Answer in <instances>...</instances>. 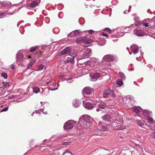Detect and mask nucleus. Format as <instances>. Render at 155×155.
I'll use <instances>...</instances> for the list:
<instances>
[{
    "label": "nucleus",
    "mask_w": 155,
    "mask_h": 155,
    "mask_svg": "<svg viewBox=\"0 0 155 155\" xmlns=\"http://www.w3.org/2000/svg\"><path fill=\"white\" fill-rule=\"evenodd\" d=\"M113 120L111 125L114 129L120 130L125 128L126 125L123 122L121 116L118 115L117 113H115V117Z\"/></svg>",
    "instance_id": "f257e3e1"
},
{
    "label": "nucleus",
    "mask_w": 155,
    "mask_h": 155,
    "mask_svg": "<svg viewBox=\"0 0 155 155\" xmlns=\"http://www.w3.org/2000/svg\"><path fill=\"white\" fill-rule=\"evenodd\" d=\"M130 96H127L124 99L125 100V104L134 113L137 114H139L141 111L142 109L140 106H134L130 107L133 104L134 100Z\"/></svg>",
    "instance_id": "f03ea898"
},
{
    "label": "nucleus",
    "mask_w": 155,
    "mask_h": 155,
    "mask_svg": "<svg viewBox=\"0 0 155 155\" xmlns=\"http://www.w3.org/2000/svg\"><path fill=\"white\" fill-rule=\"evenodd\" d=\"M91 117L87 115H83L80 119L79 123L81 126L86 128H90L92 125Z\"/></svg>",
    "instance_id": "7ed1b4c3"
},
{
    "label": "nucleus",
    "mask_w": 155,
    "mask_h": 155,
    "mask_svg": "<svg viewBox=\"0 0 155 155\" xmlns=\"http://www.w3.org/2000/svg\"><path fill=\"white\" fill-rule=\"evenodd\" d=\"M104 61L108 62L116 61L118 60L117 57L114 54H108L105 55L103 58Z\"/></svg>",
    "instance_id": "20e7f679"
},
{
    "label": "nucleus",
    "mask_w": 155,
    "mask_h": 155,
    "mask_svg": "<svg viewBox=\"0 0 155 155\" xmlns=\"http://www.w3.org/2000/svg\"><path fill=\"white\" fill-rule=\"evenodd\" d=\"M110 95L113 97H116L113 90L110 89L109 87L107 88L104 91L103 94V97L106 98L109 97Z\"/></svg>",
    "instance_id": "39448f33"
},
{
    "label": "nucleus",
    "mask_w": 155,
    "mask_h": 155,
    "mask_svg": "<svg viewBox=\"0 0 155 155\" xmlns=\"http://www.w3.org/2000/svg\"><path fill=\"white\" fill-rule=\"evenodd\" d=\"M115 113L117 112L112 111L110 114H105L102 117L103 120L106 121H113V119L115 117Z\"/></svg>",
    "instance_id": "423d86ee"
},
{
    "label": "nucleus",
    "mask_w": 155,
    "mask_h": 155,
    "mask_svg": "<svg viewBox=\"0 0 155 155\" xmlns=\"http://www.w3.org/2000/svg\"><path fill=\"white\" fill-rule=\"evenodd\" d=\"M86 65H90L94 66L99 64V59L96 58L92 57L90 59L84 63Z\"/></svg>",
    "instance_id": "0eeeda50"
},
{
    "label": "nucleus",
    "mask_w": 155,
    "mask_h": 155,
    "mask_svg": "<svg viewBox=\"0 0 155 155\" xmlns=\"http://www.w3.org/2000/svg\"><path fill=\"white\" fill-rule=\"evenodd\" d=\"M92 54L91 50L88 48L87 50L84 51L80 55L81 57L79 60L82 59L89 58Z\"/></svg>",
    "instance_id": "6e6552de"
},
{
    "label": "nucleus",
    "mask_w": 155,
    "mask_h": 155,
    "mask_svg": "<svg viewBox=\"0 0 155 155\" xmlns=\"http://www.w3.org/2000/svg\"><path fill=\"white\" fill-rule=\"evenodd\" d=\"M71 121H73V120H69L65 123L64 125V130L71 129L73 128V125Z\"/></svg>",
    "instance_id": "1a4fd4ad"
},
{
    "label": "nucleus",
    "mask_w": 155,
    "mask_h": 155,
    "mask_svg": "<svg viewBox=\"0 0 155 155\" xmlns=\"http://www.w3.org/2000/svg\"><path fill=\"white\" fill-rule=\"evenodd\" d=\"M98 126L100 128H98V129H100L101 131L107 130L108 129V126L103 122H99L98 123Z\"/></svg>",
    "instance_id": "9d476101"
},
{
    "label": "nucleus",
    "mask_w": 155,
    "mask_h": 155,
    "mask_svg": "<svg viewBox=\"0 0 155 155\" xmlns=\"http://www.w3.org/2000/svg\"><path fill=\"white\" fill-rule=\"evenodd\" d=\"M144 21L149 22V26L151 28L155 27V16L152 19L147 18Z\"/></svg>",
    "instance_id": "9b49d317"
},
{
    "label": "nucleus",
    "mask_w": 155,
    "mask_h": 155,
    "mask_svg": "<svg viewBox=\"0 0 155 155\" xmlns=\"http://www.w3.org/2000/svg\"><path fill=\"white\" fill-rule=\"evenodd\" d=\"M71 48L70 47H66L64 50L60 52L58 55L60 56H61L62 55L68 54L71 51Z\"/></svg>",
    "instance_id": "f8f14e48"
},
{
    "label": "nucleus",
    "mask_w": 155,
    "mask_h": 155,
    "mask_svg": "<svg viewBox=\"0 0 155 155\" xmlns=\"http://www.w3.org/2000/svg\"><path fill=\"white\" fill-rule=\"evenodd\" d=\"M83 105L88 110L92 109L94 107L93 104L90 102H87L85 103L83 101Z\"/></svg>",
    "instance_id": "ddd939ff"
},
{
    "label": "nucleus",
    "mask_w": 155,
    "mask_h": 155,
    "mask_svg": "<svg viewBox=\"0 0 155 155\" xmlns=\"http://www.w3.org/2000/svg\"><path fill=\"white\" fill-rule=\"evenodd\" d=\"M18 52L16 54V61L18 63L20 64V61L23 58V54L21 53V51Z\"/></svg>",
    "instance_id": "4468645a"
},
{
    "label": "nucleus",
    "mask_w": 155,
    "mask_h": 155,
    "mask_svg": "<svg viewBox=\"0 0 155 155\" xmlns=\"http://www.w3.org/2000/svg\"><path fill=\"white\" fill-rule=\"evenodd\" d=\"M82 93L84 96L89 95L91 93V89L89 87H85L83 90Z\"/></svg>",
    "instance_id": "2eb2a0df"
},
{
    "label": "nucleus",
    "mask_w": 155,
    "mask_h": 155,
    "mask_svg": "<svg viewBox=\"0 0 155 155\" xmlns=\"http://www.w3.org/2000/svg\"><path fill=\"white\" fill-rule=\"evenodd\" d=\"M139 48L137 45H133L130 47L131 51L134 54L138 52Z\"/></svg>",
    "instance_id": "dca6fc26"
},
{
    "label": "nucleus",
    "mask_w": 155,
    "mask_h": 155,
    "mask_svg": "<svg viewBox=\"0 0 155 155\" xmlns=\"http://www.w3.org/2000/svg\"><path fill=\"white\" fill-rule=\"evenodd\" d=\"M133 32L134 34L139 37L143 36V31L141 30L136 29Z\"/></svg>",
    "instance_id": "f3484780"
},
{
    "label": "nucleus",
    "mask_w": 155,
    "mask_h": 155,
    "mask_svg": "<svg viewBox=\"0 0 155 155\" xmlns=\"http://www.w3.org/2000/svg\"><path fill=\"white\" fill-rule=\"evenodd\" d=\"M142 113L144 116L147 117H149V115H151L152 112L147 110H145L142 111Z\"/></svg>",
    "instance_id": "a211bd4d"
},
{
    "label": "nucleus",
    "mask_w": 155,
    "mask_h": 155,
    "mask_svg": "<svg viewBox=\"0 0 155 155\" xmlns=\"http://www.w3.org/2000/svg\"><path fill=\"white\" fill-rule=\"evenodd\" d=\"M100 76V74L98 73H95L93 74L92 75H90L92 79H93L92 80L94 81L97 78L99 77Z\"/></svg>",
    "instance_id": "6ab92c4d"
},
{
    "label": "nucleus",
    "mask_w": 155,
    "mask_h": 155,
    "mask_svg": "<svg viewBox=\"0 0 155 155\" xmlns=\"http://www.w3.org/2000/svg\"><path fill=\"white\" fill-rule=\"evenodd\" d=\"M75 56H73L71 57H68L67 59L65 60V62H70L72 64L74 63V58Z\"/></svg>",
    "instance_id": "aec40b11"
},
{
    "label": "nucleus",
    "mask_w": 155,
    "mask_h": 155,
    "mask_svg": "<svg viewBox=\"0 0 155 155\" xmlns=\"http://www.w3.org/2000/svg\"><path fill=\"white\" fill-rule=\"evenodd\" d=\"M80 104V101L78 100H75L73 102V106L74 107H78Z\"/></svg>",
    "instance_id": "412c9836"
},
{
    "label": "nucleus",
    "mask_w": 155,
    "mask_h": 155,
    "mask_svg": "<svg viewBox=\"0 0 155 155\" xmlns=\"http://www.w3.org/2000/svg\"><path fill=\"white\" fill-rule=\"evenodd\" d=\"M39 4V3L36 1L34 0L32 2L30 5V7L31 8H34L35 6H38Z\"/></svg>",
    "instance_id": "4be33fe9"
},
{
    "label": "nucleus",
    "mask_w": 155,
    "mask_h": 155,
    "mask_svg": "<svg viewBox=\"0 0 155 155\" xmlns=\"http://www.w3.org/2000/svg\"><path fill=\"white\" fill-rule=\"evenodd\" d=\"M137 123L138 125L142 127H143V126L145 125V122L142 120H137Z\"/></svg>",
    "instance_id": "5701e85b"
},
{
    "label": "nucleus",
    "mask_w": 155,
    "mask_h": 155,
    "mask_svg": "<svg viewBox=\"0 0 155 155\" xmlns=\"http://www.w3.org/2000/svg\"><path fill=\"white\" fill-rule=\"evenodd\" d=\"M98 107L101 109H105L106 108V105L104 103H100L98 105Z\"/></svg>",
    "instance_id": "b1692460"
},
{
    "label": "nucleus",
    "mask_w": 155,
    "mask_h": 155,
    "mask_svg": "<svg viewBox=\"0 0 155 155\" xmlns=\"http://www.w3.org/2000/svg\"><path fill=\"white\" fill-rule=\"evenodd\" d=\"M92 42V40L90 38H87L83 39V42L85 44H89Z\"/></svg>",
    "instance_id": "393cba45"
},
{
    "label": "nucleus",
    "mask_w": 155,
    "mask_h": 155,
    "mask_svg": "<svg viewBox=\"0 0 155 155\" xmlns=\"http://www.w3.org/2000/svg\"><path fill=\"white\" fill-rule=\"evenodd\" d=\"M118 76L119 78H120L122 80L125 79L126 78L125 76L122 72H120Z\"/></svg>",
    "instance_id": "a878e982"
},
{
    "label": "nucleus",
    "mask_w": 155,
    "mask_h": 155,
    "mask_svg": "<svg viewBox=\"0 0 155 155\" xmlns=\"http://www.w3.org/2000/svg\"><path fill=\"white\" fill-rule=\"evenodd\" d=\"M147 120L148 122L150 124H153L154 122V120L153 119L150 117H147Z\"/></svg>",
    "instance_id": "bb28decb"
},
{
    "label": "nucleus",
    "mask_w": 155,
    "mask_h": 155,
    "mask_svg": "<svg viewBox=\"0 0 155 155\" xmlns=\"http://www.w3.org/2000/svg\"><path fill=\"white\" fill-rule=\"evenodd\" d=\"M136 26H141L142 25V22L141 21H137L134 23Z\"/></svg>",
    "instance_id": "cd10ccee"
},
{
    "label": "nucleus",
    "mask_w": 155,
    "mask_h": 155,
    "mask_svg": "<svg viewBox=\"0 0 155 155\" xmlns=\"http://www.w3.org/2000/svg\"><path fill=\"white\" fill-rule=\"evenodd\" d=\"M38 71H40L45 70V67L42 64H41L38 66Z\"/></svg>",
    "instance_id": "c85d7f7f"
},
{
    "label": "nucleus",
    "mask_w": 155,
    "mask_h": 155,
    "mask_svg": "<svg viewBox=\"0 0 155 155\" xmlns=\"http://www.w3.org/2000/svg\"><path fill=\"white\" fill-rule=\"evenodd\" d=\"M8 15V13L6 12L0 13V18H4Z\"/></svg>",
    "instance_id": "c756f323"
},
{
    "label": "nucleus",
    "mask_w": 155,
    "mask_h": 155,
    "mask_svg": "<svg viewBox=\"0 0 155 155\" xmlns=\"http://www.w3.org/2000/svg\"><path fill=\"white\" fill-rule=\"evenodd\" d=\"M49 94V91L48 90L47 91H44L41 93V95L43 96H47Z\"/></svg>",
    "instance_id": "7c9ffc66"
},
{
    "label": "nucleus",
    "mask_w": 155,
    "mask_h": 155,
    "mask_svg": "<svg viewBox=\"0 0 155 155\" xmlns=\"http://www.w3.org/2000/svg\"><path fill=\"white\" fill-rule=\"evenodd\" d=\"M74 35H75L76 36H77L78 35H79L81 34V31L79 30H76L74 31Z\"/></svg>",
    "instance_id": "2f4dec72"
},
{
    "label": "nucleus",
    "mask_w": 155,
    "mask_h": 155,
    "mask_svg": "<svg viewBox=\"0 0 155 155\" xmlns=\"http://www.w3.org/2000/svg\"><path fill=\"white\" fill-rule=\"evenodd\" d=\"M74 31L71 32L68 35V36L71 38L74 37H76L75 35H74Z\"/></svg>",
    "instance_id": "473e14b6"
},
{
    "label": "nucleus",
    "mask_w": 155,
    "mask_h": 155,
    "mask_svg": "<svg viewBox=\"0 0 155 155\" xmlns=\"http://www.w3.org/2000/svg\"><path fill=\"white\" fill-rule=\"evenodd\" d=\"M117 84L120 86H122L123 84V82L122 81V80L119 79L117 81Z\"/></svg>",
    "instance_id": "72a5a7b5"
},
{
    "label": "nucleus",
    "mask_w": 155,
    "mask_h": 155,
    "mask_svg": "<svg viewBox=\"0 0 155 155\" xmlns=\"http://www.w3.org/2000/svg\"><path fill=\"white\" fill-rule=\"evenodd\" d=\"M33 91L35 93H38L40 91L39 88L37 87H33Z\"/></svg>",
    "instance_id": "f704fd0d"
},
{
    "label": "nucleus",
    "mask_w": 155,
    "mask_h": 155,
    "mask_svg": "<svg viewBox=\"0 0 155 155\" xmlns=\"http://www.w3.org/2000/svg\"><path fill=\"white\" fill-rule=\"evenodd\" d=\"M75 42L77 43H80L83 42V39L81 38H78L76 39Z\"/></svg>",
    "instance_id": "c9c22d12"
},
{
    "label": "nucleus",
    "mask_w": 155,
    "mask_h": 155,
    "mask_svg": "<svg viewBox=\"0 0 155 155\" xmlns=\"http://www.w3.org/2000/svg\"><path fill=\"white\" fill-rule=\"evenodd\" d=\"M65 80L67 81V82L68 83H71L73 80V78L70 77H68L65 79Z\"/></svg>",
    "instance_id": "e433bc0d"
},
{
    "label": "nucleus",
    "mask_w": 155,
    "mask_h": 155,
    "mask_svg": "<svg viewBox=\"0 0 155 155\" xmlns=\"http://www.w3.org/2000/svg\"><path fill=\"white\" fill-rule=\"evenodd\" d=\"M52 31L54 33L58 34L59 32V29L58 28H53Z\"/></svg>",
    "instance_id": "4c0bfd02"
},
{
    "label": "nucleus",
    "mask_w": 155,
    "mask_h": 155,
    "mask_svg": "<svg viewBox=\"0 0 155 155\" xmlns=\"http://www.w3.org/2000/svg\"><path fill=\"white\" fill-rule=\"evenodd\" d=\"M3 85L2 87V88L4 89L7 87L9 83L8 82H6L5 83L3 82Z\"/></svg>",
    "instance_id": "58836bf2"
},
{
    "label": "nucleus",
    "mask_w": 155,
    "mask_h": 155,
    "mask_svg": "<svg viewBox=\"0 0 155 155\" xmlns=\"http://www.w3.org/2000/svg\"><path fill=\"white\" fill-rule=\"evenodd\" d=\"M105 43V41L103 40V41H100L98 43V45L100 46L104 45Z\"/></svg>",
    "instance_id": "ea45409f"
},
{
    "label": "nucleus",
    "mask_w": 155,
    "mask_h": 155,
    "mask_svg": "<svg viewBox=\"0 0 155 155\" xmlns=\"http://www.w3.org/2000/svg\"><path fill=\"white\" fill-rule=\"evenodd\" d=\"M1 76L4 77L5 79L7 78L8 76L7 74L5 73H2L1 74Z\"/></svg>",
    "instance_id": "a19ab883"
},
{
    "label": "nucleus",
    "mask_w": 155,
    "mask_h": 155,
    "mask_svg": "<svg viewBox=\"0 0 155 155\" xmlns=\"http://www.w3.org/2000/svg\"><path fill=\"white\" fill-rule=\"evenodd\" d=\"M142 25L145 26V27H148L150 26L149 22L145 23L144 22H142Z\"/></svg>",
    "instance_id": "79ce46f5"
},
{
    "label": "nucleus",
    "mask_w": 155,
    "mask_h": 155,
    "mask_svg": "<svg viewBox=\"0 0 155 155\" xmlns=\"http://www.w3.org/2000/svg\"><path fill=\"white\" fill-rule=\"evenodd\" d=\"M104 31H107L109 33V34L111 33V30L109 28H104Z\"/></svg>",
    "instance_id": "37998d69"
},
{
    "label": "nucleus",
    "mask_w": 155,
    "mask_h": 155,
    "mask_svg": "<svg viewBox=\"0 0 155 155\" xmlns=\"http://www.w3.org/2000/svg\"><path fill=\"white\" fill-rule=\"evenodd\" d=\"M33 64V63L31 61L28 65L27 68L28 69L31 68Z\"/></svg>",
    "instance_id": "c03bdc74"
},
{
    "label": "nucleus",
    "mask_w": 155,
    "mask_h": 155,
    "mask_svg": "<svg viewBox=\"0 0 155 155\" xmlns=\"http://www.w3.org/2000/svg\"><path fill=\"white\" fill-rule=\"evenodd\" d=\"M104 65L105 67L109 68L111 66V64L109 63H107L105 64Z\"/></svg>",
    "instance_id": "a18cd8bd"
},
{
    "label": "nucleus",
    "mask_w": 155,
    "mask_h": 155,
    "mask_svg": "<svg viewBox=\"0 0 155 155\" xmlns=\"http://www.w3.org/2000/svg\"><path fill=\"white\" fill-rule=\"evenodd\" d=\"M36 49V47L31 48H30V52H33L35 51Z\"/></svg>",
    "instance_id": "49530a36"
},
{
    "label": "nucleus",
    "mask_w": 155,
    "mask_h": 155,
    "mask_svg": "<svg viewBox=\"0 0 155 155\" xmlns=\"http://www.w3.org/2000/svg\"><path fill=\"white\" fill-rule=\"evenodd\" d=\"M89 34L92 35L94 32V31L92 30H89L88 31Z\"/></svg>",
    "instance_id": "de8ad7c7"
},
{
    "label": "nucleus",
    "mask_w": 155,
    "mask_h": 155,
    "mask_svg": "<svg viewBox=\"0 0 155 155\" xmlns=\"http://www.w3.org/2000/svg\"><path fill=\"white\" fill-rule=\"evenodd\" d=\"M8 107H7L5 108H4L1 110V112H3V111H6L8 110Z\"/></svg>",
    "instance_id": "09e8293b"
},
{
    "label": "nucleus",
    "mask_w": 155,
    "mask_h": 155,
    "mask_svg": "<svg viewBox=\"0 0 155 155\" xmlns=\"http://www.w3.org/2000/svg\"><path fill=\"white\" fill-rule=\"evenodd\" d=\"M71 142H65L63 143V145L64 146L68 145Z\"/></svg>",
    "instance_id": "8fccbe9b"
},
{
    "label": "nucleus",
    "mask_w": 155,
    "mask_h": 155,
    "mask_svg": "<svg viewBox=\"0 0 155 155\" xmlns=\"http://www.w3.org/2000/svg\"><path fill=\"white\" fill-rule=\"evenodd\" d=\"M59 86V85L58 84H57V85L55 84V87H56V88H54V89H51V90L52 91H53V90H55L57 89L58 88V87Z\"/></svg>",
    "instance_id": "3c124183"
},
{
    "label": "nucleus",
    "mask_w": 155,
    "mask_h": 155,
    "mask_svg": "<svg viewBox=\"0 0 155 155\" xmlns=\"http://www.w3.org/2000/svg\"><path fill=\"white\" fill-rule=\"evenodd\" d=\"M15 96L14 95H12L10 96H9L8 99H13Z\"/></svg>",
    "instance_id": "603ef678"
},
{
    "label": "nucleus",
    "mask_w": 155,
    "mask_h": 155,
    "mask_svg": "<svg viewBox=\"0 0 155 155\" xmlns=\"http://www.w3.org/2000/svg\"><path fill=\"white\" fill-rule=\"evenodd\" d=\"M102 35L103 36L106 37H107L108 36V35L107 34L104 33H102Z\"/></svg>",
    "instance_id": "864d4df0"
},
{
    "label": "nucleus",
    "mask_w": 155,
    "mask_h": 155,
    "mask_svg": "<svg viewBox=\"0 0 155 155\" xmlns=\"http://www.w3.org/2000/svg\"><path fill=\"white\" fill-rule=\"evenodd\" d=\"M70 152L68 150H66L65 152L63 153V155H64L65 154L67 153H70Z\"/></svg>",
    "instance_id": "5fc2aeb1"
},
{
    "label": "nucleus",
    "mask_w": 155,
    "mask_h": 155,
    "mask_svg": "<svg viewBox=\"0 0 155 155\" xmlns=\"http://www.w3.org/2000/svg\"><path fill=\"white\" fill-rule=\"evenodd\" d=\"M139 19V17L138 16L134 18V20L135 21L138 20Z\"/></svg>",
    "instance_id": "6e6d98bb"
},
{
    "label": "nucleus",
    "mask_w": 155,
    "mask_h": 155,
    "mask_svg": "<svg viewBox=\"0 0 155 155\" xmlns=\"http://www.w3.org/2000/svg\"><path fill=\"white\" fill-rule=\"evenodd\" d=\"M41 49H45L46 48V46L45 45H42L41 47Z\"/></svg>",
    "instance_id": "4d7b16f0"
},
{
    "label": "nucleus",
    "mask_w": 155,
    "mask_h": 155,
    "mask_svg": "<svg viewBox=\"0 0 155 155\" xmlns=\"http://www.w3.org/2000/svg\"><path fill=\"white\" fill-rule=\"evenodd\" d=\"M150 129L152 130H155V125H154L153 127V126L151 127Z\"/></svg>",
    "instance_id": "13d9d810"
},
{
    "label": "nucleus",
    "mask_w": 155,
    "mask_h": 155,
    "mask_svg": "<svg viewBox=\"0 0 155 155\" xmlns=\"http://www.w3.org/2000/svg\"><path fill=\"white\" fill-rule=\"evenodd\" d=\"M152 136L155 139V132H153L152 133Z\"/></svg>",
    "instance_id": "bf43d9fd"
},
{
    "label": "nucleus",
    "mask_w": 155,
    "mask_h": 155,
    "mask_svg": "<svg viewBox=\"0 0 155 155\" xmlns=\"http://www.w3.org/2000/svg\"><path fill=\"white\" fill-rule=\"evenodd\" d=\"M96 111L97 112H98V111H101V108L98 107V108L97 109ZM101 111H102L101 110Z\"/></svg>",
    "instance_id": "052dcab7"
},
{
    "label": "nucleus",
    "mask_w": 155,
    "mask_h": 155,
    "mask_svg": "<svg viewBox=\"0 0 155 155\" xmlns=\"http://www.w3.org/2000/svg\"><path fill=\"white\" fill-rule=\"evenodd\" d=\"M11 68L12 70H14L15 69V67L13 65H11Z\"/></svg>",
    "instance_id": "680f3d73"
},
{
    "label": "nucleus",
    "mask_w": 155,
    "mask_h": 155,
    "mask_svg": "<svg viewBox=\"0 0 155 155\" xmlns=\"http://www.w3.org/2000/svg\"><path fill=\"white\" fill-rule=\"evenodd\" d=\"M127 10H125V11H124V14H127Z\"/></svg>",
    "instance_id": "e2e57ef3"
},
{
    "label": "nucleus",
    "mask_w": 155,
    "mask_h": 155,
    "mask_svg": "<svg viewBox=\"0 0 155 155\" xmlns=\"http://www.w3.org/2000/svg\"><path fill=\"white\" fill-rule=\"evenodd\" d=\"M42 112H43V114H47V112H44V111H43Z\"/></svg>",
    "instance_id": "0e129e2a"
},
{
    "label": "nucleus",
    "mask_w": 155,
    "mask_h": 155,
    "mask_svg": "<svg viewBox=\"0 0 155 155\" xmlns=\"http://www.w3.org/2000/svg\"><path fill=\"white\" fill-rule=\"evenodd\" d=\"M35 112L36 113V114H37L38 113V111H37V110H35Z\"/></svg>",
    "instance_id": "69168bd1"
},
{
    "label": "nucleus",
    "mask_w": 155,
    "mask_h": 155,
    "mask_svg": "<svg viewBox=\"0 0 155 155\" xmlns=\"http://www.w3.org/2000/svg\"><path fill=\"white\" fill-rule=\"evenodd\" d=\"M46 84H49V83H50V81H49V82H46Z\"/></svg>",
    "instance_id": "338daca9"
},
{
    "label": "nucleus",
    "mask_w": 155,
    "mask_h": 155,
    "mask_svg": "<svg viewBox=\"0 0 155 155\" xmlns=\"http://www.w3.org/2000/svg\"><path fill=\"white\" fill-rule=\"evenodd\" d=\"M143 52H141V54L142 55H143Z\"/></svg>",
    "instance_id": "774afa93"
}]
</instances>
